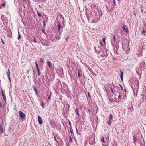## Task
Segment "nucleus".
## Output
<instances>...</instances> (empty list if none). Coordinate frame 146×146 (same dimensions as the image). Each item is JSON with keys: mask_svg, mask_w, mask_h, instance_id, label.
<instances>
[{"mask_svg": "<svg viewBox=\"0 0 146 146\" xmlns=\"http://www.w3.org/2000/svg\"><path fill=\"white\" fill-rule=\"evenodd\" d=\"M111 91L112 93L118 97V100H119L121 97V96L117 92V88L116 86H113V89L111 87L110 88Z\"/></svg>", "mask_w": 146, "mask_h": 146, "instance_id": "nucleus-1", "label": "nucleus"}, {"mask_svg": "<svg viewBox=\"0 0 146 146\" xmlns=\"http://www.w3.org/2000/svg\"><path fill=\"white\" fill-rule=\"evenodd\" d=\"M19 117L20 118V119L21 120H25V114L22 111H19L18 112Z\"/></svg>", "mask_w": 146, "mask_h": 146, "instance_id": "nucleus-2", "label": "nucleus"}, {"mask_svg": "<svg viewBox=\"0 0 146 146\" xmlns=\"http://www.w3.org/2000/svg\"><path fill=\"white\" fill-rule=\"evenodd\" d=\"M57 27L58 29V30L59 32V35H61V33L62 32V26L59 23H58L57 25Z\"/></svg>", "mask_w": 146, "mask_h": 146, "instance_id": "nucleus-3", "label": "nucleus"}, {"mask_svg": "<svg viewBox=\"0 0 146 146\" xmlns=\"http://www.w3.org/2000/svg\"><path fill=\"white\" fill-rule=\"evenodd\" d=\"M38 121L39 124L40 125L42 124V119L40 116L38 117Z\"/></svg>", "mask_w": 146, "mask_h": 146, "instance_id": "nucleus-4", "label": "nucleus"}, {"mask_svg": "<svg viewBox=\"0 0 146 146\" xmlns=\"http://www.w3.org/2000/svg\"><path fill=\"white\" fill-rule=\"evenodd\" d=\"M122 28L125 31V32L128 31V29L127 28H125V25H123V26L122 27Z\"/></svg>", "mask_w": 146, "mask_h": 146, "instance_id": "nucleus-5", "label": "nucleus"}, {"mask_svg": "<svg viewBox=\"0 0 146 146\" xmlns=\"http://www.w3.org/2000/svg\"><path fill=\"white\" fill-rule=\"evenodd\" d=\"M121 74L120 75V78L121 80H123V71H120Z\"/></svg>", "mask_w": 146, "mask_h": 146, "instance_id": "nucleus-6", "label": "nucleus"}, {"mask_svg": "<svg viewBox=\"0 0 146 146\" xmlns=\"http://www.w3.org/2000/svg\"><path fill=\"white\" fill-rule=\"evenodd\" d=\"M75 111L76 113L77 114V115L78 116H80V115L79 114V112L78 111V109L77 108H76L75 109Z\"/></svg>", "mask_w": 146, "mask_h": 146, "instance_id": "nucleus-7", "label": "nucleus"}, {"mask_svg": "<svg viewBox=\"0 0 146 146\" xmlns=\"http://www.w3.org/2000/svg\"><path fill=\"white\" fill-rule=\"evenodd\" d=\"M47 63L49 67L50 68H51L52 67V65L51 64L50 62V61H48Z\"/></svg>", "mask_w": 146, "mask_h": 146, "instance_id": "nucleus-8", "label": "nucleus"}, {"mask_svg": "<svg viewBox=\"0 0 146 146\" xmlns=\"http://www.w3.org/2000/svg\"><path fill=\"white\" fill-rule=\"evenodd\" d=\"M2 96H3V100H6V98L5 96V95H4V94L3 91H2Z\"/></svg>", "mask_w": 146, "mask_h": 146, "instance_id": "nucleus-9", "label": "nucleus"}, {"mask_svg": "<svg viewBox=\"0 0 146 146\" xmlns=\"http://www.w3.org/2000/svg\"><path fill=\"white\" fill-rule=\"evenodd\" d=\"M40 62L42 64H44V60L43 58H40Z\"/></svg>", "mask_w": 146, "mask_h": 146, "instance_id": "nucleus-10", "label": "nucleus"}, {"mask_svg": "<svg viewBox=\"0 0 146 146\" xmlns=\"http://www.w3.org/2000/svg\"><path fill=\"white\" fill-rule=\"evenodd\" d=\"M134 142L133 143L135 145H136V142L137 140V138L135 136H133V137Z\"/></svg>", "mask_w": 146, "mask_h": 146, "instance_id": "nucleus-11", "label": "nucleus"}, {"mask_svg": "<svg viewBox=\"0 0 146 146\" xmlns=\"http://www.w3.org/2000/svg\"><path fill=\"white\" fill-rule=\"evenodd\" d=\"M113 116L112 115V114H110L109 115V119H110V120H111L113 119Z\"/></svg>", "mask_w": 146, "mask_h": 146, "instance_id": "nucleus-12", "label": "nucleus"}, {"mask_svg": "<svg viewBox=\"0 0 146 146\" xmlns=\"http://www.w3.org/2000/svg\"><path fill=\"white\" fill-rule=\"evenodd\" d=\"M33 88L34 91L36 92V93L37 94H38V93L37 92V90L35 86H33Z\"/></svg>", "mask_w": 146, "mask_h": 146, "instance_id": "nucleus-13", "label": "nucleus"}, {"mask_svg": "<svg viewBox=\"0 0 146 146\" xmlns=\"http://www.w3.org/2000/svg\"><path fill=\"white\" fill-rule=\"evenodd\" d=\"M6 73L7 76H10V71L9 68L8 69L7 71L6 72Z\"/></svg>", "mask_w": 146, "mask_h": 146, "instance_id": "nucleus-14", "label": "nucleus"}, {"mask_svg": "<svg viewBox=\"0 0 146 146\" xmlns=\"http://www.w3.org/2000/svg\"><path fill=\"white\" fill-rule=\"evenodd\" d=\"M0 130L1 132H3L2 126L1 124H0Z\"/></svg>", "mask_w": 146, "mask_h": 146, "instance_id": "nucleus-15", "label": "nucleus"}, {"mask_svg": "<svg viewBox=\"0 0 146 146\" xmlns=\"http://www.w3.org/2000/svg\"><path fill=\"white\" fill-rule=\"evenodd\" d=\"M101 142L102 143H104V142H105V141L104 140V138L103 136H102V138H101Z\"/></svg>", "mask_w": 146, "mask_h": 146, "instance_id": "nucleus-16", "label": "nucleus"}, {"mask_svg": "<svg viewBox=\"0 0 146 146\" xmlns=\"http://www.w3.org/2000/svg\"><path fill=\"white\" fill-rule=\"evenodd\" d=\"M38 74V76H40L41 74V72L40 70H37Z\"/></svg>", "mask_w": 146, "mask_h": 146, "instance_id": "nucleus-17", "label": "nucleus"}, {"mask_svg": "<svg viewBox=\"0 0 146 146\" xmlns=\"http://www.w3.org/2000/svg\"><path fill=\"white\" fill-rule=\"evenodd\" d=\"M107 123L109 126H111V122L110 121V120L108 121Z\"/></svg>", "mask_w": 146, "mask_h": 146, "instance_id": "nucleus-18", "label": "nucleus"}, {"mask_svg": "<svg viewBox=\"0 0 146 146\" xmlns=\"http://www.w3.org/2000/svg\"><path fill=\"white\" fill-rule=\"evenodd\" d=\"M70 133L71 134L73 133V131L72 130V128L71 127V126H70Z\"/></svg>", "mask_w": 146, "mask_h": 146, "instance_id": "nucleus-19", "label": "nucleus"}, {"mask_svg": "<svg viewBox=\"0 0 146 146\" xmlns=\"http://www.w3.org/2000/svg\"><path fill=\"white\" fill-rule=\"evenodd\" d=\"M78 77L79 78H80V77L81 76V75L79 70H78Z\"/></svg>", "mask_w": 146, "mask_h": 146, "instance_id": "nucleus-20", "label": "nucleus"}, {"mask_svg": "<svg viewBox=\"0 0 146 146\" xmlns=\"http://www.w3.org/2000/svg\"><path fill=\"white\" fill-rule=\"evenodd\" d=\"M21 38V36L19 34V32L18 31V40H19Z\"/></svg>", "mask_w": 146, "mask_h": 146, "instance_id": "nucleus-21", "label": "nucleus"}, {"mask_svg": "<svg viewBox=\"0 0 146 146\" xmlns=\"http://www.w3.org/2000/svg\"><path fill=\"white\" fill-rule=\"evenodd\" d=\"M41 105L42 108H44V105L43 102L42 101V102H41Z\"/></svg>", "mask_w": 146, "mask_h": 146, "instance_id": "nucleus-22", "label": "nucleus"}, {"mask_svg": "<svg viewBox=\"0 0 146 146\" xmlns=\"http://www.w3.org/2000/svg\"><path fill=\"white\" fill-rule=\"evenodd\" d=\"M141 34H142V35L143 34L144 36H145V30L144 29L143 31H142V32L141 33Z\"/></svg>", "mask_w": 146, "mask_h": 146, "instance_id": "nucleus-23", "label": "nucleus"}, {"mask_svg": "<svg viewBox=\"0 0 146 146\" xmlns=\"http://www.w3.org/2000/svg\"><path fill=\"white\" fill-rule=\"evenodd\" d=\"M113 36V39L114 40V41L115 42L116 41V38H115V36L113 34L112 35Z\"/></svg>", "mask_w": 146, "mask_h": 146, "instance_id": "nucleus-24", "label": "nucleus"}, {"mask_svg": "<svg viewBox=\"0 0 146 146\" xmlns=\"http://www.w3.org/2000/svg\"><path fill=\"white\" fill-rule=\"evenodd\" d=\"M37 14H38V15L39 17H41V14L39 13V12H38V11H37Z\"/></svg>", "mask_w": 146, "mask_h": 146, "instance_id": "nucleus-25", "label": "nucleus"}, {"mask_svg": "<svg viewBox=\"0 0 146 146\" xmlns=\"http://www.w3.org/2000/svg\"><path fill=\"white\" fill-rule=\"evenodd\" d=\"M101 56L102 57H106L107 56L106 55H105V54H102V55H101Z\"/></svg>", "mask_w": 146, "mask_h": 146, "instance_id": "nucleus-26", "label": "nucleus"}, {"mask_svg": "<svg viewBox=\"0 0 146 146\" xmlns=\"http://www.w3.org/2000/svg\"><path fill=\"white\" fill-rule=\"evenodd\" d=\"M69 141L70 142H72V138H71V137L70 136H69Z\"/></svg>", "mask_w": 146, "mask_h": 146, "instance_id": "nucleus-27", "label": "nucleus"}, {"mask_svg": "<svg viewBox=\"0 0 146 146\" xmlns=\"http://www.w3.org/2000/svg\"><path fill=\"white\" fill-rule=\"evenodd\" d=\"M87 93H88V96L89 97V98H90L91 97V96H90V93L89 92H87Z\"/></svg>", "mask_w": 146, "mask_h": 146, "instance_id": "nucleus-28", "label": "nucleus"}, {"mask_svg": "<svg viewBox=\"0 0 146 146\" xmlns=\"http://www.w3.org/2000/svg\"><path fill=\"white\" fill-rule=\"evenodd\" d=\"M33 41L35 43H36L37 42V41H36V39H35V38H34V39H33Z\"/></svg>", "mask_w": 146, "mask_h": 146, "instance_id": "nucleus-29", "label": "nucleus"}, {"mask_svg": "<svg viewBox=\"0 0 146 146\" xmlns=\"http://www.w3.org/2000/svg\"><path fill=\"white\" fill-rule=\"evenodd\" d=\"M35 66H36V67H38V65L37 64V62H36V61H35Z\"/></svg>", "mask_w": 146, "mask_h": 146, "instance_id": "nucleus-30", "label": "nucleus"}, {"mask_svg": "<svg viewBox=\"0 0 146 146\" xmlns=\"http://www.w3.org/2000/svg\"><path fill=\"white\" fill-rule=\"evenodd\" d=\"M1 6H3L4 7L5 6V5L4 3H3L1 5Z\"/></svg>", "mask_w": 146, "mask_h": 146, "instance_id": "nucleus-31", "label": "nucleus"}, {"mask_svg": "<svg viewBox=\"0 0 146 146\" xmlns=\"http://www.w3.org/2000/svg\"><path fill=\"white\" fill-rule=\"evenodd\" d=\"M143 6H142L141 7V11L142 12V13H143V10L142 9L143 8Z\"/></svg>", "mask_w": 146, "mask_h": 146, "instance_id": "nucleus-32", "label": "nucleus"}, {"mask_svg": "<svg viewBox=\"0 0 146 146\" xmlns=\"http://www.w3.org/2000/svg\"><path fill=\"white\" fill-rule=\"evenodd\" d=\"M102 40L103 42L105 43V38H102Z\"/></svg>", "mask_w": 146, "mask_h": 146, "instance_id": "nucleus-33", "label": "nucleus"}, {"mask_svg": "<svg viewBox=\"0 0 146 146\" xmlns=\"http://www.w3.org/2000/svg\"><path fill=\"white\" fill-rule=\"evenodd\" d=\"M0 108H2V104L0 101Z\"/></svg>", "mask_w": 146, "mask_h": 146, "instance_id": "nucleus-34", "label": "nucleus"}, {"mask_svg": "<svg viewBox=\"0 0 146 146\" xmlns=\"http://www.w3.org/2000/svg\"><path fill=\"white\" fill-rule=\"evenodd\" d=\"M8 79L9 80L10 82L11 81V79L10 78V76H8Z\"/></svg>", "mask_w": 146, "mask_h": 146, "instance_id": "nucleus-35", "label": "nucleus"}, {"mask_svg": "<svg viewBox=\"0 0 146 146\" xmlns=\"http://www.w3.org/2000/svg\"><path fill=\"white\" fill-rule=\"evenodd\" d=\"M54 140H55V141L57 142V139H56V137L54 135Z\"/></svg>", "mask_w": 146, "mask_h": 146, "instance_id": "nucleus-36", "label": "nucleus"}, {"mask_svg": "<svg viewBox=\"0 0 146 146\" xmlns=\"http://www.w3.org/2000/svg\"><path fill=\"white\" fill-rule=\"evenodd\" d=\"M113 3H114V5H116V3H115V0H113Z\"/></svg>", "mask_w": 146, "mask_h": 146, "instance_id": "nucleus-37", "label": "nucleus"}, {"mask_svg": "<svg viewBox=\"0 0 146 146\" xmlns=\"http://www.w3.org/2000/svg\"><path fill=\"white\" fill-rule=\"evenodd\" d=\"M68 38H69V37H67L66 38V41L67 42L68 41Z\"/></svg>", "mask_w": 146, "mask_h": 146, "instance_id": "nucleus-38", "label": "nucleus"}, {"mask_svg": "<svg viewBox=\"0 0 146 146\" xmlns=\"http://www.w3.org/2000/svg\"><path fill=\"white\" fill-rule=\"evenodd\" d=\"M51 99V98H50V96H49L48 97V99Z\"/></svg>", "mask_w": 146, "mask_h": 146, "instance_id": "nucleus-39", "label": "nucleus"}, {"mask_svg": "<svg viewBox=\"0 0 146 146\" xmlns=\"http://www.w3.org/2000/svg\"><path fill=\"white\" fill-rule=\"evenodd\" d=\"M98 57H100L101 56V55L99 54H98Z\"/></svg>", "mask_w": 146, "mask_h": 146, "instance_id": "nucleus-40", "label": "nucleus"}, {"mask_svg": "<svg viewBox=\"0 0 146 146\" xmlns=\"http://www.w3.org/2000/svg\"><path fill=\"white\" fill-rule=\"evenodd\" d=\"M37 70H39V68H38V66L36 67Z\"/></svg>", "mask_w": 146, "mask_h": 146, "instance_id": "nucleus-41", "label": "nucleus"}, {"mask_svg": "<svg viewBox=\"0 0 146 146\" xmlns=\"http://www.w3.org/2000/svg\"><path fill=\"white\" fill-rule=\"evenodd\" d=\"M69 125H70V126H71V123H70V121H69Z\"/></svg>", "mask_w": 146, "mask_h": 146, "instance_id": "nucleus-42", "label": "nucleus"}, {"mask_svg": "<svg viewBox=\"0 0 146 146\" xmlns=\"http://www.w3.org/2000/svg\"><path fill=\"white\" fill-rule=\"evenodd\" d=\"M43 24H44V26H45V21H44V22Z\"/></svg>", "mask_w": 146, "mask_h": 146, "instance_id": "nucleus-43", "label": "nucleus"}, {"mask_svg": "<svg viewBox=\"0 0 146 146\" xmlns=\"http://www.w3.org/2000/svg\"><path fill=\"white\" fill-rule=\"evenodd\" d=\"M95 51H96V53H99L98 52V51H97V50H96Z\"/></svg>", "mask_w": 146, "mask_h": 146, "instance_id": "nucleus-44", "label": "nucleus"}, {"mask_svg": "<svg viewBox=\"0 0 146 146\" xmlns=\"http://www.w3.org/2000/svg\"><path fill=\"white\" fill-rule=\"evenodd\" d=\"M100 43L101 45L102 46V42H100Z\"/></svg>", "mask_w": 146, "mask_h": 146, "instance_id": "nucleus-45", "label": "nucleus"}, {"mask_svg": "<svg viewBox=\"0 0 146 146\" xmlns=\"http://www.w3.org/2000/svg\"><path fill=\"white\" fill-rule=\"evenodd\" d=\"M2 43L3 44H4V42L2 40Z\"/></svg>", "mask_w": 146, "mask_h": 146, "instance_id": "nucleus-46", "label": "nucleus"}, {"mask_svg": "<svg viewBox=\"0 0 146 146\" xmlns=\"http://www.w3.org/2000/svg\"><path fill=\"white\" fill-rule=\"evenodd\" d=\"M120 86H121V88L122 89V86H121V85H120Z\"/></svg>", "mask_w": 146, "mask_h": 146, "instance_id": "nucleus-47", "label": "nucleus"}, {"mask_svg": "<svg viewBox=\"0 0 146 146\" xmlns=\"http://www.w3.org/2000/svg\"><path fill=\"white\" fill-rule=\"evenodd\" d=\"M125 92H126V89H125Z\"/></svg>", "mask_w": 146, "mask_h": 146, "instance_id": "nucleus-48", "label": "nucleus"}, {"mask_svg": "<svg viewBox=\"0 0 146 146\" xmlns=\"http://www.w3.org/2000/svg\"><path fill=\"white\" fill-rule=\"evenodd\" d=\"M102 60H104V59H102Z\"/></svg>", "mask_w": 146, "mask_h": 146, "instance_id": "nucleus-49", "label": "nucleus"}]
</instances>
